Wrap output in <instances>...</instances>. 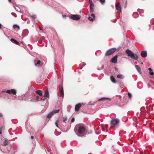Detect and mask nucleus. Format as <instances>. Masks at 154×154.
Here are the masks:
<instances>
[{
	"label": "nucleus",
	"instance_id": "nucleus-43",
	"mask_svg": "<svg viewBox=\"0 0 154 154\" xmlns=\"http://www.w3.org/2000/svg\"><path fill=\"white\" fill-rule=\"evenodd\" d=\"M8 0L9 2H11V0Z\"/></svg>",
	"mask_w": 154,
	"mask_h": 154
},
{
	"label": "nucleus",
	"instance_id": "nucleus-22",
	"mask_svg": "<svg viewBox=\"0 0 154 154\" xmlns=\"http://www.w3.org/2000/svg\"><path fill=\"white\" fill-rule=\"evenodd\" d=\"M39 100V97L37 96L36 97V98L35 99L34 98H33L31 99V101L32 102L36 101L38 100Z\"/></svg>",
	"mask_w": 154,
	"mask_h": 154
},
{
	"label": "nucleus",
	"instance_id": "nucleus-24",
	"mask_svg": "<svg viewBox=\"0 0 154 154\" xmlns=\"http://www.w3.org/2000/svg\"><path fill=\"white\" fill-rule=\"evenodd\" d=\"M36 60H34V61L35 64V66L39 65L41 63V61L40 60H38L37 63H36Z\"/></svg>",
	"mask_w": 154,
	"mask_h": 154
},
{
	"label": "nucleus",
	"instance_id": "nucleus-29",
	"mask_svg": "<svg viewBox=\"0 0 154 154\" xmlns=\"http://www.w3.org/2000/svg\"><path fill=\"white\" fill-rule=\"evenodd\" d=\"M31 17L34 20H35L36 17V16L35 15H34L31 16Z\"/></svg>",
	"mask_w": 154,
	"mask_h": 154
},
{
	"label": "nucleus",
	"instance_id": "nucleus-41",
	"mask_svg": "<svg viewBox=\"0 0 154 154\" xmlns=\"http://www.w3.org/2000/svg\"><path fill=\"white\" fill-rule=\"evenodd\" d=\"M14 8L15 9V10H16L17 11H18L17 10L16 8V7H15V6H14Z\"/></svg>",
	"mask_w": 154,
	"mask_h": 154
},
{
	"label": "nucleus",
	"instance_id": "nucleus-14",
	"mask_svg": "<svg viewBox=\"0 0 154 154\" xmlns=\"http://www.w3.org/2000/svg\"><path fill=\"white\" fill-rule=\"evenodd\" d=\"M91 17H93V18H91V17H88V19L89 20L91 21H93L94 20L95 18V16L94 14H92L91 15Z\"/></svg>",
	"mask_w": 154,
	"mask_h": 154
},
{
	"label": "nucleus",
	"instance_id": "nucleus-27",
	"mask_svg": "<svg viewBox=\"0 0 154 154\" xmlns=\"http://www.w3.org/2000/svg\"><path fill=\"white\" fill-rule=\"evenodd\" d=\"M135 67L138 72H139L140 71V68L139 66L137 65H135Z\"/></svg>",
	"mask_w": 154,
	"mask_h": 154
},
{
	"label": "nucleus",
	"instance_id": "nucleus-45",
	"mask_svg": "<svg viewBox=\"0 0 154 154\" xmlns=\"http://www.w3.org/2000/svg\"><path fill=\"white\" fill-rule=\"evenodd\" d=\"M42 39H45V38H44H44H42Z\"/></svg>",
	"mask_w": 154,
	"mask_h": 154
},
{
	"label": "nucleus",
	"instance_id": "nucleus-36",
	"mask_svg": "<svg viewBox=\"0 0 154 154\" xmlns=\"http://www.w3.org/2000/svg\"><path fill=\"white\" fill-rule=\"evenodd\" d=\"M55 125L57 127H58L57 120L55 122Z\"/></svg>",
	"mask_w": 154,
	"mask_h": 154
},
{
	"label": "nucleus",
	"instance_id": "nucleus-46",
	"mask_svg": "<svg viewBox=\"0 0 154 154\" xmlns=\"http://www.w3.org/2000/svg\"><path fill=\"white\" fill-rule=\"evenodd\" d=\"M102 131H104V129H103V130H102Z\"/></svg>",
	"mask_w": 154,
	"mask_h": 154
},
{
	"label": "nucleus",
	"instance_id": "nucleus-9",
	"mask_svg": "<svg viewBox=\"0 0 154 154\" xmlns=\"http://www.w3.org/2000/svg\"><path fill=\"white\" fill-rule=\"evenodd\" d=\"M117 55H115L111 59V62L112 63H116L117 62Z\"/></svg>",
	"mask_w": 154,
	"mask_h": 154
},
{
	"label": "nucleus",
	"instance_id": "nucleus-33",
	"mask_svg": "<svg viewBox=\"0 0 154 154\" xmlns=\"http://www.w3.org/2000/svg\"><path fill=\"white\" fill-rule=\"evenodd\" d=\"M13 27L14 28H15L16 27L18 28H19V26L18 25H14L13 26Z\"/></svg>",
	"mask_w": 154,
	"mask_h": 154
},
{
	"label": "nucleus",
	"instance_id": "nucleus-15",
	"mask_svg": "<svg viewBox=\"0 0 154 154\" xmlns=\"http://www.w3.org/2000/svg\"><path fill=\"white\" fill-rule=\"evenodd\" d=\"M35 92L40 96H42V91L41 90L36 91Z\"/></svg>",
	"mask_w": 154,
	"mask_h": 154
},
{
	"label": "nucleus",
	"instance_id": "nucleus-2",
	"mask_svg": "<svg viewBox=\"0 0 154 154\" xmlns=\"http://www.w3.org/2000/svg\"><path fill=\"white\" fill-rule=\"evenodd\" d=\"M125 53L128 57H130L134 60H137L138 58V55L136 54H134L131 50L127 49L125 51Z\"/></svg>",
	"mask_w": 154,
	"mask_h": 154
},
{
	"label": "nucleus",
	"instance_id": "nucleus-17",
	"mask_svg": "<svg viewBox=\"0 0 154 154\" xmlns=\"http://www.w3.org/2000/svg\"><path fill=\"white\" fill-rule=\"evenodd\" d=\"M137 11L141 16H143V15L142 14L144 13V11L143 10L138 9Z\"/></svg>",
	"mask_w": 154,
	"mask_h": 154
},
{
	"label": "nucleus",
	"instance_id": "nucleus-4",
	"mask_svg": "<svg viewBox=\"0 0 154 154\" xmlns=\"http://www.w3.org/2000/svg\"><path fill=\"white\" fill-rule=\"evenodd\" d=\"M59 111L60 109L55 110L53 111L48 114L47 116V117L48 118H51L54 114L58 112Z\"/></svg>",
	"mask_w": 154,
	"mask_h": 154
},
{
	"label": "nucleus",
	"instance_id": "nucleus-31",
	"mask_svg": "<svg viewBox=\"0 0 154 154\" xmlns=\"http://www.w3.org/2000/svg\"><path fill=\"white\" fill-rule=\"evenodd\" d=\"M128 97H129V98L130 99H131L132 97V95H131V94L130 93L128 92Z\"/></svg>",
	"mask_w": 154,
	"mask_h": 154
},
{
	"label": "nucleus",
	"instance_id": "nucleus-13",
	"mask_svg": "<svg viewBox=\"0 0 154 154\" xmlns=\"http://www.w3.org/2000/svg\"><path fill=\"white\" fill-rule=\"evenodd\" d=\"M141 54L143 57H146L147 55L146 51H142V52H141Z\"/></svg>",
	"mask_w": 154,
	"mask_h": 154
},
{
	"label": "nucleus",
	"instance_id": "nucleus-30",
	"mask_svg": "<svg viewBox=\"0 0 154 154\" xmlns=\"http://www.w3.org/2000/svg\"><path fill=\"white\" fill-rule=\"evenodd\" d=\"M11 14L15 17H17L16 14L14 13H11Z\"/></svg>",
	"mask_w": 154,
	"mask_h": 154
},
{
	"label": "nucleus",
	"instance_id": "nucleus-3",
	"mask_svg": "<svg viewBox=\"0 0 154 154\" xmlns=\"http://www.w3.org/2000/svg\"><path fill=\"white\" fill-rule=\"evenodd\" d=\"M116 50V49L115 48H111L107 51L105 54V55L108 56L112 54Z\"/></svg>",
	"mask_w": 154,
	"mask_h": 154
},
{
	"label": "nucleus",
	"instance_id": "nucleus-11",
	"mask_svg": "<svg viewBox=\"0 0 154 154\" xmlns=\"http://www.w3.org/2000/svg\"><path fill=\"white\" fill-rule=\"evenodd\" d=\"M116 10L120 11L121 8L120 5L119 3H117L116 4Z\"/></svg>",
	"mask_w": 154,
	"mask_h": 154
},
{
	"label": "nucleus",
	"instance_id": "nucleus-1",
	"mask_svg": "<svg viewBox=\"0 0 154 154\" xmlns=\"http://www.w3.org/2000/svg\"><path fill=\"white\" fill-rule=\"evenodd\" d=\"M74 132L78 136L82 137L87 134L86 130L83 125H76L74 129Z\"/></svg>",
	"mask_w": 154,
	"mask_h": 154
},
{
	"label": "nucleus",
	"instance_id": "nucleus-10",
	"mask_svg": "<svg viewBox=\"0 0 154 154\" xmlns=\"http://www.w3.org/2000/svg\"><path fill=\"white\" fill-rule=\"evenodd\" d=\"M60 95L62 97V98H63L64 96V93L63 90V86L62 85H60Z\"/></svg>",
	"mask_w": 154,
	"mask_h": 154
},
{
	"label": "nucleus",
	"instance_id": "nucleus-38",
	"mask_svg": "<svg viewBox=\"0 0 154 154\" xmlns=\"http://www.w3.org/2000/svg\"><path fill=\"white\" fill-rule=\"evenodd\" d=\"M31 138L32 139H33L34 138V137L32 136H31Z\"/></svg>",
	"mask_w": 154,
	"mask_h": 154
},
{
	"label": "nucleus",
	"instance_id": "nucleus-20",
	"mask_svg": "<svg viewBox=\"0 0 154 154\" xmlns=\"http://www.w3.org/2000/svg\"><path fill=\"white\" fill-rule=\"evenodd\" d=\"M132 16L133 17L135 18H137L139 16L138 13L137 12L134 13L133 14Z\"/></svg>",
	"mask_w": 154,
	"mask_h": 154
},
{
	"label": "nucleus",
	"instance_id": "nucleus-26",
	"mask_svg": "<svg viewBox=\"0 0 154 154\" xmlns=\"http://www.w3.org/2000/svg\"><path fill=\"white\" fill-rule=\"evenodd\" d=\"M8 144V141L7 140H5L3 143V145L6 146Z\"/></svg>",
	"mask_w": 154,
	"mask_h": 154
},
{
	"label": "nucleus",
	"instance_id": "nucleus-5",
	"mask_svg": "<svg viewBox=\"0 0 154 154\" xmlns=\"http://www.w3.org/2000/svg\"><path fill=\"white\" fill-rule=\"evenodd\" d=\"M119 120L118 119H112L111 120V123L114 125H116L118 123Z\"/></svg>",
	"mask_w": 154,
	"mask_h": 154
},
{
	"label": "nucleus",
	"instance_id": "nucleus-28",
	"mask_svg": "<svg viewBox=\"0 0 154 154\" xmlns=\"http://www.w3.org/2000/svg\"><path fill=\"white\" fill-rule=\"evenodd\" d=\"M28 33V31L27 30H24L23 32V35L25 34V35H26Z\"/></svg>",
	"mask_w": 154,
	"mask_h": 154
},
{
	"label": "nucleus",
	"instance_id": "nucleus-6",
	"mask_svg": "<svg viewBox=\"0 0 154 154\" xmlns=\"http://www.w3.org/2000/svg\"><path fill=\"white\" fill-rule=\"evenodd\" d=\"M90 11L93 12L94 11V5L91 0H89Z\"/></svg>",
	"mask_w": 154,
	"mask_h": 154
},
{
	"label": "nucleus",
	"instance_id": "nucleus-8",
	"mask_svg": "<svg viewBox=\"0 0 154 154\" xmlns=\"http://www.w3.org/2000/svg\"><path fill=\"white\" fill-rule=\"evenodd\" d=\"M7 93L11 94H12L14 95H16V91L14 89H12L10 90H8L6 91Z\"/></svg>",
	"mask_w": 154,
	"mask_h": 154
},
{
	"label": "nucleus",
	"instance_id": "nucleus-18",
	"mask_svg": "<svg viewBox=\"0 0 154 154\" xmlns=\"http://www.w3.org/2000/svg\"><path fill=\"white\" fill-rule=\"evenodd\" d=\"M11 42H12L13 43H14L15 44H16L17 45H19V44L18 42L16 40H14L13 38H11Z\"/></svg>",
	"mask_w": 154,
	"mask_h": 154
},
{
	"label": "nucleus",
	"instance_id": "nucleus-19",
	"mask_svg": "<svg viewBox=\"0 0 154 154\" xmlns=\"http://www.w3.org/2000/svg\"><path fill=\"white\" fill-rule=\"evenodd\" d=\"M110 79L112 82L113 83H116V82L115 78L113 76L111 75L110 76Z\"/></svg>",
	"mask_w": 154,
	"mask_h": 154
},
{
	"label": "nucleus",
	"instance_id": "nucleus-47",
	"mask_svg": "<svg viewBox=\"0 0 154 154\" xmlns=\"http://www.w3.org/2000/svg\"><path fill=\"white\" fill-rule=\"evenodd\" d=\"M49 149H50V146H49Z\"/></svg>",
	"mask_w": 154,
	"mask_h": 154
},
{
	"label": "nucleus",
	"instance_id": "nucleus-34",
	"mask_svg": "<svg viewBox=\"0 0 154 154\" xmlns=\"http://www.w3.org/2000/svg\"><path fill=\"white\" fill-rule=\"evenodd\" d=\"M67 119L66 117H64V118H63V122H65L67 120Z\"/></svg>",
	"mask_w": 154,
	"mask_h": 154
},
{
	"label": "nucleus",
	"instance_id": "nucleus-21",
	"mask_svg": "<svg viewBox=\"0 0 154 154\" xmlns=\"http://www.w3.org/2000/svg\"><path fill=\"white\" fill-rule=\"evenodd\" d=\"M49 94L48 91H46L45 92L44 94V98L45 99L46 97H49Z\"/></svg>",
	"mask_w": 154,
	"mask_h": 154
},
{
	"label": "nucleus",
	"instance_id": "nucleus-32",
	"mask_svg": "<svg viewBox=\"0 0 154 154\" xmlns=\"http://www.w3.org/2000/svg\"><path fill=\"white\" fill-rule=\"evenodd\" d=\"M99 1L102 4H103L105 1V0H99Z\"/></svg>",
	"mask_w": 154,
	"mask_h": 154
},
{
	"label": "nucleus",
	"instance_id": "nucleus-7",
	"mask_svg": "<svg viewBox=\"0 0 154 154\" xmlns=\"http://www.w3.org/2000/svg\"><path fill=\"white\" fill-rule=\"evenodd\" d=\"M71 18L72 20H78L80 19V17L77 15H72L71 16Z\"/></svg>",
	"mask_w": 154,
	"mask_h": 154
},
{
	"label": "nucleus",
	"instance_id": "nucleus-39",
	"mask_svg": "<svg viewBox=\"0 0 154 154\" xmlns=\"http://www.w3.org/2000/svg\"><path fill=\"white\" fill-rule=\"evenodd\" d=\"M2 116V114L0 113V116Z\"/></svg>",
	"mask_w": 154,
	"mask_h": 154
},
{
	"label": "nucleus",
	"instance_id": "nucleus-23",
	"mask_svg": "<svg viewBox=\"0 0 154 154\" xmlns=\"http://www.w3.org/2000/svg\"><path fill=\"white\" fill-rule=\"evenodd\" d=\"M117 77L118 78L123 79L124 78V76L122 74H118L117 75Z\"/></svg>",
	"mask_w": 154,
	"mask_h": 154
},
{
	"label": "nucleus",
	"instance_id": "nucleus-37",
	"mask_svg": "<svg viewBox=\"0 0 154 154\" xmlns=\"http://www.w3.org/2000/svg\"><path fill=\"white\" fill-rule=\"evenodd\" d=\"M45 99V98H40V100H39L41 101V100H44Z\"/></svg>",
	"mask_w": 154,
	"mask_h": 154
},
{
	"label": "nucleus",
	"instance_id": "nucleus-42",
	"mask_svg": "<svg viewBox=\"0 0 154 154\" xmlns=\"http://www.w3.org/2000/svg\"><path fill=\"white\" fill-rule=\"evenodd\" d=\"M2 134V132L1 131H0V134Z\"/></svg>",
	"mask_w": 154,
	"mask_h": 154
},
{
	"label": "nucleus",
	"instance_id": "nucleus-12",
	"mask_svg": "<svg viewBox=\"0 0 154 154\" xmlns=\"http://www.w3.org/2000/svg\"><path fill=\"white\" fill-rule=\"evenodd\" d=\"M81 106V105L80 103H79L77 104H76L75 107V111H78L80 107Z\"/></svg>",
	"mask_w": 154,
	"mask_h": 154
},
{
	"label": "nucleus",
	"instance_id": "nucleus-40",
	"mask_svg": "<svg viewBox=\"0 0 154 154\" xmlns=\"http://www.w3.org/2000/svg\"><path fill=\"white\" fill-rule=\"evenodd\" d=\"M2 24L0 23V29L1 28Z\"/></svg>",
	"mask_w": 154,
	"mask_h": 154
},
{
	"label": "nucleus",
	"instance_id": "nucleus-35",
	"mask_svg": "<svg viewBox=\"0 0 154 154\" xmlns=\"http://www.w3.org/2000/svg\"><path fill=\"white\" fill-rule=\"evenodd\" d=\"M74 121H75V118L74 117L72 118L71 119V122H74Z\"/></svg>",
	"mask_w": 154,
	"mask_h": 154
},
{
	"label": "nucleus",
	"instance_id": "nucleus-16",
	"mask_svg": "<svg viewBox=\"0 0 154 154\" xmlns=\"http://www.w3.org/2000/svg\"><path fill=\"white\" fill-rule=\"evenodd\" d=\"M110 100L111 99L110 98H107V97H103L99 99L98 100V101L100 102L103 100Z\"/></svg>",
	"mask_w": 154,
	"mask_h": 154
},
{
	"label": "nucleus",
	"instance_id": "nucleus-44",
	"mask_svg": "<svg viewBox=\"0 0 154 154\" xmlns=\"http://www.w3.org/2000/svg\"><path fill=\"white\" fill-rule=\"evenodd\" d=\"M115 69L116 70H117L118 69L117 68H115Z\"/></svg>",
	"mask_w": 154,
	"mask_h": 154
},
{
	"label": "nucleus",
	"instance_id": "nucleus-25",
	"mask_svg": "<svg viewBox=\"0 0 154 154\" xmlns=\"http://www.w3.org/2000/svg\"><path fill=\"white\" fill-rule=\"evenodd\" d=\"M148 70L149 71V73L150 74V75H152L154 74V72H153L151 68H149Z\"/></svg>",
	"mask_w": 154,
	"mask_h": 154
}]
</instances>
